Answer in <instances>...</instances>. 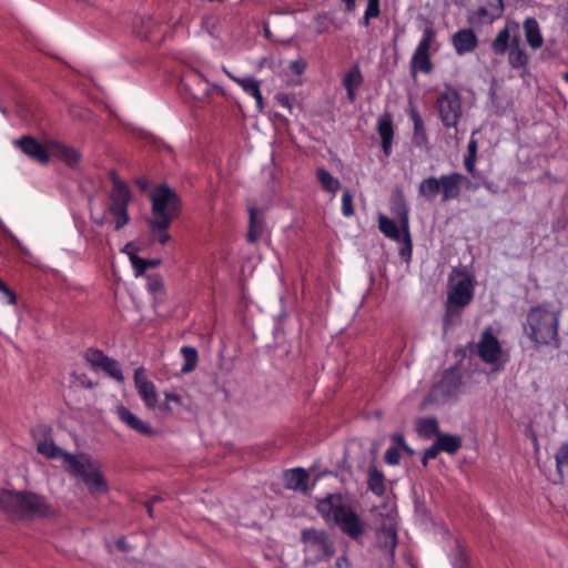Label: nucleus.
Wrapping results in <instances>:
<instances>
[{"label":"nucleus","instance_id":"nucleus-1","mask_svg":"<svg viewBox=\"0 0 568 568\" xmlns=\"http://www.w3.org/2000/svg\"><path fill=\"white\" fill-rule=\"evenodd\" d=\"M559 317L560 312L552 310L548 303H541L528 311L523 325L524 333L536 348L550 346L558 349L560 347Z\"/></svg>","mask_w":568,"mask_h":568},{"label":"nucleus","instance_id":"nucleus-2","mask_svg":"<svg viewBox=\"0 0 568 568\" xmlns=\"http://www.w3.org/2000/svg\"><path fill=\"white\" fill-rule=\"evenodd\" d=\"M317 510L326 521H334L353 540H358L366 531V523L349 505L343 503L341 494H329L318 500Z\"/></svg>","mask_w":568,"mask_h":568},{"label":"nucleus","instance_id":"nucleus-3","mask_svg":"<svg viewBox=\"0 0 568 568\" xmlns=\"http://www.w3.org/2000/svg\"><path fill=\"white\" fill-rule=\"evenodd\" d=\"M132 200V192L129 185L119 179L112 178V186L105 199V211L102 216L95 217L91 213L90 219L98 226H103L106 222L113 225L115 231L123 229L131 221L129 214V204Z\"/></svg>","mask_w":568,"mask_h":568},{"label":"nucleus","instance_id":"nucleus-4","mask_svg":"<svg viewBox=\"0 0 568 568\" xmlns=\"http://www.w3.org/2000/svg\"><path fill=\"white\" fill-rule=\"evenodd\" d=\"M151 217L148 220L151 231H165L179 217L182 202L176 192L166 184L155 186L150 195Z\"/></svg>","mask_w":568,"mask_h":568},{"label":"nucleus","instance_id":"nucleus-5","mask_svg":"<svg viewBox=\"0 0 568 568\" xmlns=\"http://www.w3.org/2000/svg\"><path fill=\"white\" fill-rule=\"evenodd\" d=\"M467 181V178L458 172L443 174L439 178L428 176L419 183L418 195L427 201H434L438 194L442 195V202L456 200L460 195L462 184Z\"/></svg>","mask_w":568,"mask_h":568},{"label":"nucleus","instance_id":"nucleus-6","mask_svg":"<svg viewBox=\"0 0 568 568\" xmlns=\"http://www.w3.org/2000/svg\"><path fill=\"white\" fill-rule=\"evenodd\" d=\"M65 469L73 476L81 477L92 495L105 494L109 490L108 483L100 471L99 465L87 455H65Z\"/></svg>","mask_w":568,"mask_h":568},{"label":"nucleus","instance_id":"nucleus-7","mask_svg":"<svg viewBox=\"0 0 568 568\" xmlns=\"http://www.w3.org/2000/svg\"><path fill=\"white\" fill-rule=\"evenodd\" d=\"M301 541L304 546L305 560L312 565L328 559L335 554L334 542L325 530L303 529Z\"/></svg>","mask_w":568,"mask_h":568},{"label":"nucleus","instance_id":"nucleus-8","mask_svg":"<svg viewBox=\"0 0 568 568\" xmlns=\"http://www.w3.org/2000/svg\"><path fill=\"white\" fill-rule=\"evenodd\" d=\"M3 499L8 508L20 515L47 517L52 514L45 498L32 491H9Z\"/></svg>","mask_w":568,"mask_h":568},{"label":"nucleus","instance_id":"nucleus-9","mask_svg":"<svg viewBox=\"0 0 568 568\" xmlns=\"http://www.w3.org/2000/svg\"><path fill=\"white\" fill-rule=\"evenodd\" d=\"M435 105L443 125L447 129L456 128L462 116V99L457 90L446 87Z\"/></svg>","mask_w":568,"mask_h":568},{"label":"nucleus","instance_id":"nucleus-10","mask_svg":"<svg viewBox=\"0 0 568 568\" xmlns=\"http://www.w3.org/2000/svg\"><path fill=\"white\" fill-rule=\"evenodd\" d=\"M474 290L469 280H460L448 293L447 308L444 317L445 329L452 324L453 316L460 315V308L473 300Z\"/></svg>","mask_w":568,"mask_h":568},{"label":"nucleus","instance_id":"nucleus-11","mask_svg":"<svg viewBox=\"0 0 568 568\" xmlns=\"http://www.w3.org/2000/svg\"><path fill=\"white\" fill-rule=\"evenodd\" d=\"M436 39V31L433 26H427L423 30L422 38L412 55L410 69L413 72L420 71L423 73H430L434 69L430 60L432 44Z\"/></svg>","mask_w":568,"mask_h":568},{"label":"nucleus","instance_id":"nucleus-12","mask_svg":"<svg viewBox=\"0 0 568 568\" xmlns=\"http://www.w3.org/2000/svg\"><path fill=\"white\" fill-rule=\"evenodd\" d=\"M463 384V374L458 366L444 371L440 381L433 387L432 395L437 399L445 400L458 394Z\"/></svg>","mask_w":568,"mask_h":568},{"label":"nucleus","instance_id":"nucleus-13","mask_svg":"<svg viewBox=\"0 0 568 568\" xmlns=\"http://www.w3.org/2000/svg\"><path fill=\"white\" fill-rule=\"evenodd\" d=\"M183 88L197 101L209 99L217 87L206 80L197 70H190L182 79Z\"/></svg>","mask_w":568,"mask_h":568},{"label":"nucleus","instance_id":"nucleus-14","mask_svg":"<svg viewBox=\"0 0 568 568\" xmlns=\"http://www.w3.org/2000/svg\"><path fill=\"white\" fill-rule=\"evenodd\" d=\"M504 12L503 0H486L485 4L468 12V23L471 26L490 24L501 17Z\"/></svg>","mask_w":568,"mask_h":568},{"label":"nucleus","instance_id":"nucleus-15","mask_svg":"<svg viewBox=\"0 0 568 568\" xmlns=\"http://www.w3.org/2000/svg\"><path fill=\"white\" fill-rule=\"evenodd\" d=\"M501 345L498 338L493 334L490 327H486L477 343V353L480 359L486 364H495L501 356Z\"/></svg>","mask_w":568,"mask_h":568},{"label":"nucleus","instance_id":"nucleus-16","mask_svg":"<svg viewBox=\"0 0 568 568\" xmlns=\"http://www.w3.org/2000/svg\"><path fill=\"white\" fill-rule=\"evenodd\" d=\"M16 144L26 155L41 164H47L50 160V142L44 145L28 135L16 141Z\"/></svg>","mask_w":568,"mask_h":568},{"label":"nucleus","instance_id":"nucleus-17","mask_svg":"<svg viewBox=\"0 0 568 568\" xmlns=\"http://www.w3.org/2000/svg\"><path fill=\"white\" fill-rule=\"evenodd\" d=\"M134 384L135 388L144 402L148 408H156L158 407V393L155 386L152 382L148 381L145 377V371L143 367H139L134 372Z\"/></svg>","mask_w":568,"mask_h":568},{"label":"nucleus","instance_id":"nucleus-18","mask_svg":"<svg viewBox=\"0 0 568 568\" xmlns=\"http://www.w3.org/2000/svg\"><path fill=\"white\" fill-rule=\"evenodd\" d=\"M452 44L458 55H465L476 50L478 38L471 29H460L453 34Z\"/></svg>","mask_w":568,"mask_h":568},{"label":"nucleus","instance_id":"nucleus-19","mask_svg":"<svg viewBox=\"0 0 568 568\" xmlns=\"http://www.w3.org/2000/svg\"><path fill=\"white\" fill-rule=\"evenodd\" d=\"M116 416L118 418L132 430L139 433L144 436H153L155 432L153 428L142 419H140L136 415H134L129 408L125 406L116 407Z\"/></svg>","mask_w":568,"mask_h":568},{"label":"nucleus","instance_id":"nucleus-20","mask_svg":"<svg viewBox=\"0 0 568 568\" xmlns=\"http://www.w3.org/2000/svg\"><path fill=\"white\" fill-rule=\"evenodd\" d=\"M376 130L382 141V150L385 156H389L392 154L394 139L393 118L389 113H384L378 116Z\"/></svg>","mask_w":568,"mask_h":568},{"label":"nucleus","instance_id":"nucleus-21","mask_svg":"<svg viewBox=\"0 0 568 568\" xmlns=\"http://www.w3.org/2000/svg\"><path fill=\"white\" fill-rule=\"evenodd\" d=\"M265 221L264 213L255 206L248 207V230L246 240L251 244L257 243L264 233Z\"/></svg>","mask_w":568,"mask_h":568},{"label":"nucleus","instance_id":"nucleus-22","mask_svg":"<svg viewBox=\"0 0 568 568\" xmlns=\"http://www.w3.org/2000/svg\"><path fill=\"white\" fill-rule=\"evenodd\" d=\"M225 73L230 79H232L235 83H237L245 93L253 97L256 101L257 109L263 108V97L260 89V82L253 77L239 78L233 75L226 69H224Z\"/></svg>","mask_w":568,"mask_h":568},{"label":"nucleus","instance_id":"nucleus-23","mask_svg":"<svg viewBox=\"0 0 568 568\" xmlns=\"http://www.w3.org/2000/svg\"><path fill=\"white\" fill-rule=\"evenodd\" d=\"M50 156H54L70 166L75 165L81 159V154L74 148L55 141L50 142Z\"/></svg>","mask_w":568,"mask_h":568},{"label":"nucleus","instance_id":"nucleus-24","mask_svg":"<svg viewBox=\"0 0 568 568\" xmlns=\"http://www.w3.org/2000/svg\"><path fill=\"white\" fill-rule=\"evenodd\" d=\"M398 215L400 219V226L403 230V237H402L403 245L399 248V256L405 262H409L412 258V253H413V242H412V236H410V232H409L408 212L403 206L400 209V212H398Z\"/></svg>","mask_w":568,"mask_h":568},{"label":"nucleus","instance_id":"nucleus-25","mask_svg":"<svg viewBox=\"0 0 568 568\" xmlns=\"http://www.w3.org/2000/svg\"><path fill=\"white\" fill-rule=\"evenodd\" d=\"M286 487L293 490L305 491L307 489L308 474L304 468L296 467L284 474Z\"/></svg>","mask_w":568,"mask_h":568},{"label":"nucleus","instance_id":"nucleus-26","mask_svg":"<svg viewBox=\"0 0 568 568\" xmlns=\"http://www.w3.org/2000/svg\"><path fill=\"white\" fill-rule=\"evenodd\" d=\"M524 30L528 44L532 49H539L544 44V39L539 29V24L535 18H527L524 21Z\"/></svg>","mask_w":568,"mask_h":568},{"label":"nucleus","instance_id":"nucleus-27","mask_svg":"<svg viewBox=\"0 0 568 568\" xmlns=\"http://www.w3.org/2000/svg\"><path fill=\"white\" fill-rule=\"evenodd\" d=\"M315 176L323 191L335 195L341 189V182L337 178L333 176L326 169L318 168L315 171Z\"/></svg>","mask_w":568,"mask_h":568},{"label":"nucleus","instance_id":"nucleus-28","mask_svg":"<svg viewBox=\"0 0 568 568\" xmlns=\"http://www.w3.org/2000/svg\"><path fill=\"white\" fill-rule=\"evenodd\" d=\"M508 60L509 64L514 69L524 68L528 63V55L526 51L520 47V39L518 37H515L511 40Z\"/></svg>","mask_w":568,"mask_h":568},{"label":"nucleus","instance_id":"nucleus-29","mask_svg":"<svg viewBox=\"0 0 568 568\" xmlns=\"http://www.w3.org/2000/svg\"><path fill=\"white\" fill-rule=\"evenodd\" d=\"M436 440L438 442V446L442 452L449 455H455L463 446V439L459 435L440 433Z\"/></svg>","mask_w":568,"mask_h":568},{"label":"nucleus","instance_id":"nucleus-30","mask_svg":"<svg viewBox=\"0 0 568 568\" xmlns=\"http://www.w3.org/2000/svg\"><path fill=\"white\" fill-rule=\"evenodd\" d=\"M378 229L388 239L400 242L403 232L399 231L397 224L386 215L381 214L378 217Z\"/></svg>","mask_w":568,"mask_h":568},{"label":"nucleus","instance_id":"nucleus-31","mask_svg":"<svg viewBox=\"0 0 568 568\" xmlns=\"http://www.w3.org/2000/svg\"><path fill=\"white\" fill-rule=\"evenodd\" d=\"M384 474L376 467H369L367 474V487L376 496L385 494Z\"/></svg>","mask_w":568,"mask_h":568},{"label":"nucleus","instance_id":"nucleus-32","mask_svg":"<svg viewBox=\"0 0 568 568\" xmlns=\"http://www.w3.org/2000/svg\"><path fill=\"white\" fill-rule=\"evenodd\" d=\"M37 450L47 458H63V466L65 467V455L69 453L57 446L52 439H44L43 442H40Z\"/></svg>","mask_w":568,"mask_h":568},{"label":"nucleus","instance_id":"nucleus-33","mask_svg":"<svg viewBox=\"0 0 568 568\" xmlns=\"http://www.w3.org/2000/svg\"><path fill=\"white\" fill-rule=\"evenodd\" d=\"M416 429L418 434L424 438H432L433 436H438L440 434L438 422L435 417H424L418 419L416 424Z\"/></svg>","mask_w":568,"mask_h":568},{"label":"nucleus","instance_id":"nucleus-34","mask_svg":"<svg viewBox=\"0 0 568 568\" xmlns=\"http://www.w3.org/2000/svg\"><path fill=\"white\" fill-rule=\"evenodd\" d=\"M95 372H103L118 382L124 381L120 364L118 361L110 358L109 356H105V359L102 361V364H100Z\"/></svg>","mask_w":568,"mask_h":568},{"label":"nucleus","instance_id":"nucleus-35","mask_svg":"<svg viewBox=\"0 0 568 568\" xmlns=\"http://www.w3.org/2000/svg\"><path fill=\"white\" fill-rule=\"evenodd\" d=\"M95 372H103L118 382L124 381L120 364L118 361L110 358L109 356H105V359L102 361V364H100Z\"/></svg>","mask_w":568,"mask_h":568},{"label":"nucleus","instance_id":"nucleus-36","mask_svg":"<svg viewBox=\"0 0 568 568\" xmlns=\"http://www.w3.org/2000/svg\"><path fill=\"white\" fill-rule=\"evenodd\" d=\"M132 266L135 272V276H141L145 273L148 268H154L161 264V260L159 258H143L135 254L130 256Z\"/></svg>","mask_w":568,"mask_h":568},{"label":"nucleus","instance_id":"nucleus-37","mask_svg":"<svg viewBox=\"0 0 568 568\" xmlns=\"http://www.w3.org/2000/svg\"><path fill=\"white\" fill-rule=\"evenodd\" d=\"M181 354L184 358V364L181 367V372L186 374V373L194 371V368L196 367V364H197V359H199V354H197L196 348L193 346H186V345L182 346Z\"/></svg>","mask_w":568,"mask_h":568},{"label":"nucleus","instance_id":"nucleus-38","mask_svg":"<svg viewBox=\"0 0 568 568\" xmlns=\"http://www.w3.org/2000/svg\"><path fill=\"white\" fill-rule=\"evenodd\" d=\"M449 560L453 568H471L470 558L460 545H456L449 556Z\"/></svg>","mask_w":568,"mask_h":568},{"label":"nucleus","instance_id":"nucleus-39","mask_svg":"<svg viewBox=\"0 0 568 568\" xmlns=\"http://www.w3.org/2000/svg\"><path fill=\"white\" fill-rule=\"evenodd\" d=\"M509 41H510V33L508 28H504L498 31L496 38L494 39L491 43V49L495 54L503 55L506 53V51L509 48Z\"/></svg>","mask_w":568,"mask_h":568},{"label":"nucleus","instance_id":"nucleus-40","mask_svg":"<svg viewBox=\"0 0 568 568\" xmlns=\"http://www.w3.org/2000/svg\"><path fill=\"white\" fill-rule=\"evenodd\" d=\"M364 81L359 65H353L343 78L344 88H359Z\"/></svg>","mask_w":568,"mask_h":568},{"label":"nucleus","instance_id":"nucleus-41","mask_svg":"<svg viewBox=\"0 0 568 568\" xmlns=\"http://www.w3.org/2000/svg\"><path fill=\"white\" fill-rule=\"evenodd\" d=\"M555 459L557 471L562 477L564 473H568V443L562 444L558 448Z\"/></svg>","mask_w":568,"mask_h":568},{"label":"nucleus","instance_id":"nucleus-42","mask_svg":"<svg viewBox=\"0 0 568 568\" xmlns=\"http://www.w3.org/2000/svg\"><path fill=\"white\" fill-rule=\"evenodd\" d=\"M105 356L106 355L101 349L93 347H89L83 355L84 359L94 372L100 366V364H102V361L105 359Z\"/></svg>","mask_w":568,"mask_h":568},{"label":"nucleus","instance_id":"nucleus-43","mask_svg":"<svg viewBox=\"0 0 568 568\" xmlns=\"http://www.w3.org/2000/svg\"><path fill=\"white\" fill-rule=\"evenodd\" d=\"M477 159V141L475 139H470L467 146V154L464 159V165L468 173L473 174L475 172V163Z\"/></svg>","mask_w":568,"mask_h":568},{"label":"nucleus","instance_id":"nucleus-44","mask_svg":"<svg viewBox=\"0 0 568 568\" xmlns=\"http://www.w3.org/2000/svg\"><path fill=\"white\" fill-rule=\"evenodd\" d=\"M412 120L414 123V138L415 140L425 142L427 140L424 122L417 111L412 112Z\"/></svg>","mask_w":568,"mask_h":568},{"label":"nucleus","instance_id":"nucleus-45","mask_svg":"<svg viewBox=\"0 0 568 568\" xmlns=\"http://www.w3.org/2000/svg\"><path fill=\"white\" fill-rule=\"evenodd\" d=\"M146 288L152 294H161L164 291V282L160 274H150L146 277Z\"/></svg>","mask_w":568,"mask_h":568},{"label":"nucleus","instance_id":"nucleus-46","mask_svg":"<svg viewBox=\"0 0 568 568\" xmlns=\"http://www.w3.org/2000/svg\"><path fill=\"white\" fill-rule=\"evenodd\" d=\"M342 214L345 217H351L354 215V204H353V195L348 190L343 192L342 195Z\"/></svg>","mask_w":568,"mask_h":568},{"label":"nucleus","instance_id":"nucleus-47","mask_svg":"<svg viewBox=\"0 0 568 568\" xmlns=\"http://www.w3.org/2000/svg\"><path fill=\"white\" fill-rule=\"evenodd\" d=\"M0 293L2 294L1 300L8 305L17 304V294L0 278Z\"/></svg>","mask_w":568,"mask_h":568},{"label":"nucleus","instance_id":"nucleus-48","mask_svg":"<svg viewBox=\"0 0 568 568\" xmlns=\"http://www.w3.org/2000/svg\"><path fill=\"white\" fill-rule=\"evenodd\" d=\"M400 453L397 446L388 447L384 455V462L387 465L395 466L399 464Z\"/></svg>","mask_w":568,"mask_h":568},{"label":"nucleus","instance_id":"nucleus-49","mask_svg":"<svg viewBox=\"0 0 568 568\" xmlns=\"http://www.w3.org/2000/svg\"><path fill=\"white\" fill-rule=\"evenodd\" d=\"M365 12L379 17L381 14V0H367Z\"/></svg>","mask_w":568,"mask_h":568},{"label":"nucleus","instance_id":"nucleus-50","mask_svg":"<svg viewBox=\"0 0 568 568\" xmlns=\"http://www.w3.org/2000/svg\"><path fill=\"white\" fill-rule=\"evenodd\" d=\"M442 449L438 446V442L435 440L432 446H429L424 454H426V459H435Z\"/></svg>","mask_w":568,"mask_h":568},{"label":"nucleus","instance_id":"nucleus-51","mask_svg":"<svg viewBox=\"0 0 568 568\" xmlns=\"http://www.w3.org/2000/svg\"><path fill=\"white\" fill-rule=\"evenodd\" d=\"M306 63L303 60L293 61L291 70L296 74H302L305 71Z\"/></svg>","mask_w":568,"mask_h":568},{"label":"nucleus","instance_id":"nucleus-52","mask_svg":"<svg viewBox=\"0 0 568 568\" xmlns=\"http://www.w3.org/2000/svg\"><path fill=\"white\" fill-rule=\"evenodd\" d=\"M392 439L396 443L397 447H402L403 449L410 452V448L407 446L405 437L402 434L393 435Z\"/></svg>","mask_w":568,"mask_h":568},{"label":"nucleus","instance_id":"nucleus-53","mask_svg":"<svg viewBox=\"0 0 568 568\" xmlns=\"http://www.w3.org/2000/svg\"><path fill=\"white\" fill-rule=\"evenodd\" d=\"M154 234H156V240L158 242L161 244V245H165L171 236L170 234L165 231H152Z\"/></svg>","mask_w":568,"mask_h":568},{"label":"nucleus","instance_id":"nucleus-54","mask_svg":"<svg viewBox=\"0 0 568 568\" xmlns=\"http://www.w3.org/2000/svg\"><path fill=\"white\" fill-rule=\"evenodd\" d=\"M336 568H351V561L347 556L343 555L336 559L335 562Z\"/></svg>","mask_w":568,"mask_h":568},{"label":"nucleus","instance_id":"nucleus-55","mask_svg":"<svg viewBox=\"0 0 568 568\" xmlns=\"http://www.w3.org/2000/svg\"><path fill=\"white\" fill-rule=\"evenodd\" d=\"M277 102L281 106L292 110V102L288 95L282 94L277 97Z\"/></svg>","mask_w":568,"mask_h":568},{"label":"nucleus","instance_id":"nucleus-56","mask_svg":"<svg viewBox=\"0 0 568 568\" xmlns=\"http://www.w3.org/2000/svg\"><path fill=\"white\" fill-rule=\"evenodd\" d=\"M384 534L390 539L392 546L395 547L397 535L393 528L384 529Z\"/></svg>","mask_w":568,"mask_h":568},{"label":"nucleus","instance_id":"nucleus-57","mask_svg":"<svg viewBox=\"0 0 568 568\" xmlns=\"http://www.w3.org/2000/svg\"><path fill=\"white\" fill-rule=\"evenodd\" d=\"M165 399L170 403L173 402L178 405H182V397L178 394L165 393Z\"/></svg>","mask_w":568,"mask_h":568},{"label":"nucleus","instance_id":"nucleus-58","mask_svg":"<svg viewBox=\"0 0 568 568\" xmlns=\"http://www.w3.org/2000/svg\"><path fill=\"white\" fill-rule=\"evenodd\" d=\"M160 498L158 496L152 497L149 501H146L145 507L148 509L149 515L153 516V505L158 503Z\"/></svg>","mask_w":568,"mask_h":568},{"label":"nucleus","instance_id":"nucleus-59","mask_svg":"<svg viewBox=\"0 0 568 568\" xmlns=\"http://www.w3.org/2000/svg\"><path fill=\"white\" fill-rule=\"evenodd\" d=\"M376 18H377V17H376V16H374V14H371V13L368 14L367 12H364V16H363V18H362V20H361V24H362L363 27H368V26H369V23H371V20H372V19H376Z\"/></svg>","mask_w":568,"mask_h":568},{"label":"nucleus","instance_id":"nucleus-60","mask_svg":"<svg viewBox=\"0 0 568 568\" xmlns=\"http://www.w3.org/2000/svg\"><path fill=\"white\" fill-rule=\"evenodd\" d=\"M358 88H345L346 97L349 102H354L356 100V90Z\"/></svg>","mask_w":568,"mask_h":568},{"label":"nucleus","instance_id":"nucleus-61","mask_svg":"<svg viewBox=\"0 0 568 568\" xmlns=\"http://www.w3.org/2000/svg\"><path fill=\"white\" fill-rule=\"evenodd\" d=\"M116 547L123 551H129L130 550V547L126 542V539L124 537H121L118 539L116 541Z\"/></svg>","mask_w":568,"mask_h":568},{"label":"nucleus","instance_id":"nucleus-62","mask_svg":"<svg viewBox=\"0 0 568 568\" xmlns=\"http://www.w3.org/2000/svg\"><path fill=\"white\" fill-rule=\"evenodd\" d=\"M347 11L352 12L356 8V0H342Z\"/></svg>","mask_w":568,"mask_h":568},{"label":"nucleus","instance_id":"nucleus-63","mask_svg":"<svg viewBox=\"0 0 568 568\" xmlns=\"http://www.w3.org/2000/svg\"><path fill=\"white\" fill-rule=\"evenodd\" d=\"M158 407L161 412H164V413H171L172 412V408L170 406V402H168V399H165L164 403L162 404H158Z\"/></svg>","mask_w":568,"mask_h":568},{"label":"nucleus","instance_id":"nucleus-64","mask_svg":"<svg viewBox=\"0 0 568 568\" xmlns=\"http://www.w3.org/2000/svg\"><path fill=\"white\" fill-rule=\"evenodd\" d=\"M80 381H81L82 385H84L85 387H88V388H92L93 387V383L88 378L87 375L83 374L80 377Z\"/></svg>","mask_w":568,"mask_h":568}]
</instances>
